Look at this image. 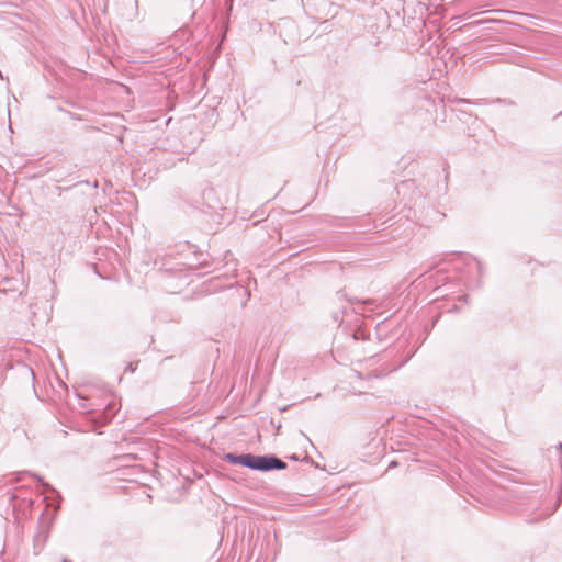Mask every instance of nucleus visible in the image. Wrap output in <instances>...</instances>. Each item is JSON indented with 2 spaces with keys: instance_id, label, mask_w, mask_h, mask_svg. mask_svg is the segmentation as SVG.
I'll use <instances>...</instances> for the list:
<instances>
[{
  "instance_id": "1",
  "label": "nucleus",
  "mask_w": 562,
  "mask_h": 562,
  "mask_svg": "<svg viewBox=\"0 0 562 562\" xmlns=\"http://www.w3.org/2000/svg\"><path fill=\"white\" fill-rule=\"evenodd\" d=\"M223 460L236 465H243L250 470L269 472L273 470H285L288 464L276 454H236L227 452L223 456Z\"/></svg>"
},
{
  "instance_id": "2",
  "label": "nucleus",
  "mask_w": 562,
  "mask_h": 562,
  "mask_svg": "<svg viewBox=\"0 0 562 562\" xmlns=\"http://www.w3.org/2000/svg\"><path fill=\"white\" fill-rule=\"evenodd\" d=\"M49 531L48 529L41 525L38 527L37 532L33 537V553L35 555L40 554L44 549L46 541L48 539Z\"/></svg>"
},
{
  "instance_id": "3",
  "label": "nucleus",
  "mask_w": 562,
  "mask_h": 562,
  "mask_svg": "<svg viewBox=\"0 0 562 562\" xmlns=\"http://www.w3.org/2000/svg\"><path fill=\"white\" fill-rule=\"evenodd\" d=\"M35 482L38 483L40 486H42L45 491H52L54 492V487L48 484L47 482L44 481V479L37 474H31V473H27Z\"/></svg>"
},
{
  "instance_id": "4",
  "label": "nucleus",
  "mask_w": 562,
  "mask_h": 562,
  "mask_svg": "<svg viewBox=\"0 0 562 562\" xmlns=\"http://www.w3.org/2000/svg\"><path fill=\"white\" fill-rule=\"evenodd\" d=\"M115 413V403H109L104 409L106 422L111 420Z\"/></svg>"
},
{
  "instance_id": "5",
  "label": "nucleus",
  "mask_w": 562,
  "mask_h": 562,
  "mask_svg": "<svg viewBox=\"0 0 562 562\" xmlns=\"http://www.w3.org/2000/svg\"><path fill=\"white\" fill-rule=\"evenodd\" d=\"M333 319L335 323H338V324H340L342 322V317L339 312L333 313Z\"/></svg>"
},
{
  "instance_id": "6",
  "label": "nucleus",
  "mask_w": 562,
  "mask_h": 562,
  "mask_svg": "<svg viewBox=\"0 0 562 562\" xmlns=\"http://www.w3.org/2000/svg\"><path fill=\"white\" fill-rule=\"evenodd\" d=\"M454 102H457V103H471V101L469 99H461V98L456 99Z\"/></svg>"
},
{
  "instance_id": "7",
  "label": "nucleus",
  "mask_w": 562,
  "mask_h": 562,
  "mask_svg": "<svg viewBox=\"0 0 562 562\" xmlns=\"http://www.w3.org/2000/svg\"><path fill=\"white\" fill-rule=\"evenodd\" d=\"M336 295H337V297H338V299H347V296H346V294L344 293V291H342V290L338 291V292L336 293Z\"/></svg>"
},
{
  "instance_id": "8",
  "label": "nucleus",
  "mask_w": 562,
  "mask_h": 562,
  "mask_svg": "<svg viewBox=\"0 0 562 562\" xmlns=\"http://www.w3.org/2000/svg\"><path fill=\"white\" fill-rule=\"evenodd\" d=\"M126 370H130L131 372H134V370H135V369H134V368L132 367V364L130 363V364L127 366V369H126Z\"/></svg>"
},
{
  "instance_id": "9",
  "label": "nucleus",
  "mask_w": 562,
  "mask_h": 562,
  "mask_svg": "<svg viewBox=\"0 0 562 562\" xmlns=\"http://www.w3.org/2000/svg\"><path fill=\"white\" fill-rule=\"evenodd\" d=\"M289 458H290L291 460H295V461H296V460H299V458H297L295 454H292V456H290Z\"/></svg>"
},
{
  "instance_id": "10",
  "label": "nucleus",
  "mask_w": 562,
  "mask_h": 562,
  "mask_svg": "<svg viewBox=\"0 0 562 562\" xmlns=\"http://www.w3.org/2000/svg\"><path fill=\"white\" fill-rule=\"evenodd\" d=\"M558 449H559V450L561 451V453H562V443H559Z\"/></svg>"
},
{
  "instance_id": "11",
  "label": "nucleus",
  "mask_w": 562,
  "mask_h": 562,
  "mask_svg": "<svg viewBox=\"0 0 562 562\" xmlns=\"http://www.w3.org/2000/svg\"><path fill=\"white\" fill-rule=\"evenodd\" d=\"M226 2H227L229 5H232L233 0H226Z\"/></svg>"
},
{
  "instance_id": "12",
  "label": "nucleus",
  "mask_w": 562,
  "mask_h": 562,
  "mask_svg": "<svg viewBox=\"0 0 562 562\" xmlns=\"http://www.w3.org/2000/svg\"><path fill=\"white\" fill-rule=\"evenodd\" d=\"M63 562H71V561H69V560H67V559H64V561H63Z\"/></svg>"
}]
</instances>
